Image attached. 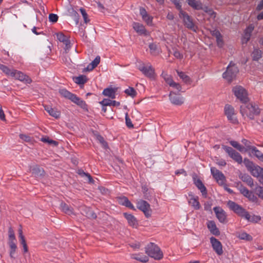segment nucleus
Here are the masks:
<instances>
[{
    "mask_svg": "<svg viewBox=\"0 0 263 263\" xmlns=\"http://www.w3.org/2000/svg\"><path fill=\"white\" fill-rule=\"evenodd\" d=\"M228 205L231 210L233 211L238 216L245 218L250 222L256 223L261 219L259 216L254 215L251 216L245 209L233 201H229Z\"/></svg>",
    "mask_w": 263,
    "mask_h": 263,
    "instance_id": "f257e3e1",
    "label": "nucleus"
},
{
    "mask_svg": "<svg viewBox=\"0 0 263 263\" xmlns=\"http://www.w3.org/2000/svg\"><path fill=\"white\" fill-rule=\"evenodd\" d=\"M240 111L242 116H246L252 120L254 119L255 115H258L260 112V109L258 106L252 103L241 105Z\"/></svg>",
    "mask_w": 263,
    "mask_h": 263,
    "instance_id": "f03ea898",
    "label": "nucleus"
},
{
    "mask_svg": "<svg viewBox=\"0 0 263 263\" xmlns=\"http://www.w3.org/2000/svg\"><path fill=\"white\" fill-rule=\"evenodd\" d=\"M145 253L151 257L159 260L163 257V253L155 243H150L145 248Z\"/></svg>",
    "mask_w": 263,
    "mask_h": 263,
    "instance_id": "7ed1b4c3",
    "label": "nucleus"
},
{
    "mask_svg": "<svg viewBox=\"0 0 263 263\" xmlns=\"http://www.w3.org/2000/svg\"><path fill=\"white\" fill-rule=\"evenodd\" d=\"M238 72L237 67L231 62L227 68L226 71L222 74V77L228 82H231L235 79L237 73Z\"/></svg>",
    "mask_w": 263,
    "mask_h": 263,
    "instance_id": "20e7f679",
    "label": "nucleus"
},
{
    "mask_svg": "<svg viewBox=\"0 0 263 263\" xmlns=\"http://www.w3.org/2000/svg\"><path fill=\"white\" fill-rule=\"evenodd\" d=\"M59 92L62 97L71 100L72 102L78 105L81 106L85 105V103L83 101L81 100L80 98L77 97L75 95L71 93L66 89H60Z\"/></svg>",
    "mask_w": 263,
    "mask_h": 263,
    "instance_id": "39448f33",
    "label": "nucleus"
},
{
    "mask_svg": "<svg viewBox=\"0 0 263 263\" xmlns=\"http://www.w3.org/2000/svg\"><path fill=\"white\" fill-rule=\"evenodd\" d=\"M232 90L235 96L241 102L246 103L248 101V92L243 87L241 86H236L233 87Z\"/></svg>",
    "mask_w": 263,
    "mask_h": 263,
    "instance_id": "423d86ee",
    "label": "nucleus"
},
{
    "mask_svg": "<svg viewBox=\"0 0 263 263\" xmlns=\"http://www.w3.org/2000/svg\"><path fill=\"white\" fill-rule=\"evenodd\" d=\"M179 16L180 18L182 19L184 25L186 28L196 31V27L193 23V19L186 12L181 10L179 12Z\"/></svg>",
    "mask_w": 263,
    "mask_h": 263,
    "instance_id": "0eeeda50",
    "label": "nucleus"
},
{
    "mask_svg": "<svg viewBox=\"0 0 263 263\" xmlns=\"http://www.w3.org/2000/svg\"><path fill=\"white\" fill-rule=\"evenodd\" d=\"M137 207L143 212L146 217L149 218L151 216L152 210L150 204L147 201L142 199L138 200L137 203Z\"/></svg>",
    "mask_w": 263,
    "mask_h": 263,
    "instance_id": "6e6552de",
    "label": "nucleus"
},
{
    "mask_svg": "<svg viewBox=\"0 0 263 263\" xmlns=\"http://www.w3.org/2000/svg\"><path fill=\"white\" fill-rule=\"evenodd\" d=\"M222 147L228 154L229 156L238 163H241L242 161L241 155L232 147L226 145H222Z\"/></svg>",
    "mask_w": 263,
    "mask_h": 263,
    "instance_id": "1a4fd4ad",
    "label": "nucleus"
},
{
    "mask_svg": "<svg viewBox=\"0 0 263 263\" xmlns=\"http://www.w3.org/2000/svg\"><path fill=\"white\" fill-rule=\"evenodd\" d=\"M211 172L214 178L216 180L219 184L223 185L224 184L226 178L222 172L219 171L215 167H212L211 168Z\"/></svg>",
    "mask_w": 263,
    "mask_h": 263,
    "instance_id": "9d476101",
    "label": "nucleus"
},
{
    "mask_svg": "<svg viewBox=\"0 0 263 263\" xmlns=\"http://www.w3.org/2000/svg\"><path fill=\"white\" fill-rule=\"evenodd\" d=\"M11 77H14L15 79L24 82L26 84H30L32 82L31 79L28 76L24 74L21 71L16 70L13 69V72L11 73Z\"/></svg>",
    "mask_w": 263,
    "mask_h": 263,
    "instance_id": "9b49d317",
    "label": "nucleus"
},
{
    "mask_svg": "<svg viewBox=\"0 0 263 263\" xmlns=\"http://www.w3.org/2000/svg\"><path fill=\"white\" fill-rule=\"evenodd\" d=\"M138 69L148 78H152L154 77V69L151 65L145 66L143 63H142L139 66Z\"/></svg>",
    "mask_w": 263,
    "mask_h": 263,
    "instance_id": "f8f14e48",
    "label": "nucleus"
},
{
    "mask_svg": "<svg viewBox=\"0 0 263 263\" xmlns=\"http://www.w3.org/2000/svg\"><path fill=\"white\" fill-rule=\"evenodd\" d=\"M210 242L212 244L213 250L218 255H222L223 254V250L221 243L214 237H211L210 238Z\"/></svg>",
    "mask_w": 263,
    "mask_h": 263,
    "instance_id": "ddd939ff",
    "label": "nucleus"
},
{
    "mask_svg": "<svg viewBox=\"0 0 263 263\" xmlns=\"http://www.w3.org/2000/svg\"><path fill=\"white\" fill-rule=\"evenodd\" d=\"M213 210L220 222L222 223H227V214L223 209L220 207L216 206L214 208Z\"/></svg>",
    "mask_w": 263,
    "mask_h": 263,
    "instance_id": "4468645a",
    "label": "nucleus"
},
{
    "mask_svg": "<svg viewBox=\"0 0 263 263\" xmlns=\"http://www.w3.org/2000/svg\"><path fill=\"white\" fill-rule=\"evenodd\" d=\"M225 114L228 119L232 122L235 123L237 120L235 117L234 109L230 105H226L224 107Z\"/></svg>",
    "mask_w": 263,
    "mask_h": 263,
    "instance_id": "2eb2a0df",
    "label": "nucleus"
},
{
    "mask_svg": "<svg viewBox=\"0 0 263 263\" xmlns=\"http://www.w3.org/2000/svg\"><path fill=\"white\" fill-rule=\"evenodd\" d=\"M169 98L171 102L174 105H181L184 103V99L183 97L171 92L169 95Z\"/></svg>",
    "mask_w": 263,
    "mask_h": 263,
    "instance_id": "dca6fc26",
    "label": "nucleus"
},
{
    "mask_svg": "<svg viewBox=\"0 0 263 263\" xmlns=\"http://www.w3.org/2000/svg\"><path fill=\"white\" fill-rule=\"evenodd\" d=\"M80 212L82 215L86 216L88 218L94 219L97 218L96 213L89 208L84 206H81L80 208Z\"/></svg>",
    "mask_w": 263,
    "mask_h": 263,
    "instance_id": "f3484780",
    "label": "nucleus"
},
{
    "mask_svg": "<svg viewBox=\"0 0 263 263\" xmlns=\"http://www.w3.org/2000/svg\"><path fill=\"white\" fill-rule=\"evenodd\" d=\"M123 215L127 221V222L130 227L134 228H137L138 226V222L137 218L133 215L124 213Z\"/></svg>",
    "mask_w": 263,
    "mask_h": 263,
    "instance_id": "a211bd4d",
    "label": "nucleus"
},
{
    "mask_svg": "<svg viewBox=\"0 0 263 263\" xmlns=\"http://www.w3.org/2000/svg\"><path fill=\"white\" fill-rule=\"evenodd\" d=\"M140 14L141 15L143 20L148 25H152L153 17L149 15L146 10L142 7L140 8Z\"/></svg>",
    "mask_w": 263,
    "mask_h": 263,
    "instance_id": "6ab92c4d",
    "label": "nucleus"
},
{
    "mask_svg": "<svg viewBox=\"0 0 263 263\" xmlns=\"http://www.w3.org/2000/svg\"><path fill=\"white\" fill-rule=\"evenodd\" d=\"M207 227L211 233L213 235L215 236H219L220 235V231L214 221H209L207 222Z\"/></svg>",
    "mask_w": 263,
    "mask_h": 263,
    "instance_id": "aec40b11",
    "label": "nucleus"
},
{
    "mask_svg": "<svg viewBox=\"0 0 263 263\" xmlns=\"http://www.w3.org/2000/svg\"><path fill=\"white\" fill-rule=\"evenodd\" d=\"M30 171L35 177H43L45 174L44 169L39 165H34L31 167Z\"/></svg>",
    "mask_w": 263,
    "mask_h": 263,
    "instance_id": "412c9836",
    "label": "nucleus"
},
{
    "mask_svg": "<svg viewBox=\"0 0 263 263\" xmlns=\"http://www.w3.org/2000/svg\"><path fill=\"white\" fill-rule=\"evenodd\" d=\"M252 176L258 178L260 183L263 184V168L260 167H256L253 171Z\"/></svg>",
    "mask_w": 263,
    "mask_h": 263,
    "instance_id": "4be33fe9",
    "label": "nucleus"
},
{
    "mask_svg": "<svg viewBox=\"0 0 263 263\" xmlns=\"http://www.w3.org/2000/svg\"><path fill=\"white\" fill-rule=\"evenodd\" d=\"M254 29V27L252 25H250L245 30L244 35L242 39V44H247L249 41L251 33Z\"/></svg>",
    "mask_w": 263,
    "mask_h": 263,
    "instance_id": "5701e85b",
    "label": "nucleus"
},
{
    "mask_svg": "<svg viewBox=\"0 0 263 263\" xmlns=\"http://www.w3.org/2000/svg\"><path fill=\"white\" fill-rule=\"evenodd\" d=\"M44 109L48 114L53 117L59 118L60 116V111L48 105H44Z\"/></svg>",
    "mask_w": 263,
    "mask_h": 263,
    "instance_id": "b1692460",
    "label": "nucleus"
},
{
    "mask_svg": "<svg viewBox=\"0 0 263 263\" xmlns=\"http://www.w3.org/2000/svg\"><path fill=\"white\" fill-rule=\"evenodd\" d=\"M133 27L134 29L140 34H146V30L144 26L139 23L134 22L133 24Z\"/></svg>",
    "mask_w": 263,
    "mask_h": 263,
    "instance_id": "393cba45",
    "label": "nucleus"
},
{
    "mask_svg": "<svg viewBox=\"0 0 263 263\" xmlns=\"http://www.w3.org/2000/svg\"><path fill=\"white\" fill-rule=\"evenodd\" d=\"M118 202L120 204L124 205L129 209L136 210L134 206L132 204L130 201L128 199V198L126 197H120L118 199Z\"/></svg>",
    "mask_w": 263,
    "mask_h": 263,
    "instance_id": "a878e982",
    "label": "nucleus"
},
{
    "mask_svg": "<svg viewBox=\"0 0 263 263\" xmlns=\"http://www.w3.org/2000/svg\"><path fill=\"white\" fill-rule=\"evenodd\" d=\"M241 180L246 182L250 187L254 185L253 180L250 176L246 174H240L239 176Z\"/></svg>",
    "mask_w": 263,
    "mask_h": 263,
    "instance_id": "bb28decb",
    "label": "nucleus"
},
{
    "mask_svg": "<svg viewBox=\"0 0 263 263\" xmlns=\"http://www.w3.org/2000/svg\"><path fill=\"white\" fill-rule=\"evenodd\" d=\"M100 62V57L98 55L96 57L95 60L92 61L86 68H85L83 71H91L96 67Z\"/></svg>",
    "mask_w": 263,
    "mask_h": 263,
    "instance_id": "cd10ccee",
    "label": "nucleus"
},
{
    "mask_svg": "<svg viewBox=\"0 0 263 263\" xmlns=\"http://www.w3.org/2000/svg\"><path fill=\"white\" fill-rule=\"evenodd\" d=\"M60 209L62 212L68 215L74 214L73 209L70 205L65 202H62L60 204Z\"/></svg>",
    "mask_w": 263,
    "mask_h": 263,
    "instance_id": "c85d7f7f",
    "label": "nucleus"
},
{
    "mask_svg": "<svg viewBox=\"0 0 263 263\" xmlns=\"http://www.w3.org/2000/svg\"><path fill=\"white\" fill-rule=\"evenodd\" d=\"M8 243L10 249L9 252L10 257L11 258L14 259V254L17 249L15 240L8 241Z\"/></svg>",
    "mask_w": 263,
    "mask_h": 263,
    "instance_id": "c756f323",
    "label": "nucleus"
},
{
    "mask_svg": "<svg viewBox=\"0 0 263 263\" xmlns=\"http://www.w3.org/2000/svg\"><path fill=\"white\" fill-rule=\"evenodd\" d=\"M116 89L112 88H107L104 89L103 95L105 96L108 97L111 99L116 98Z\"/></svg>",
    "mask_w": 263,
    "mask_h": 263,
    "instance_id": "7c9ffc66",
    "label": "nucleus"
},
{
    "mask_svg": "<svg viewBox=\"0 0 263 263\" xmlns=\"http://www.w3.org/2000/svg\"><path fill=\"white\" fill-rule=\"evenodd\" d=\"M188 4L196 10L203 9L202 3L196 0H187Z\"/></svg>",
    "mask_w": 263,
    "mask_h": 263,
    "instance_id": "2f4dec72",
    "label": "nucleus"
},
{
    "mask_svg": "<svg viewBox=\"0 0 263 263\" xmlns=\"http://www.w3.org/2000/svg\"><path fill=\"white\" fill-rule=\"evenodd\" d=\"M100 104L104 106H118L120 105V102L116 101H112L109 99H104L99 102Z\"/></svg>",
    "mask_w": 263,
    "mask_h": 263,
    "instance_id": "473e14b6",
    "label": "nucleus"
},
{
    "mask_svg": "<svg viewBox=\"0 0 263 263\" xmlns=\"http://www.w3.org/2000/svg\"><path fill=\"white\" fill-rule=\"evenodd\" d=\"M74 82L79 85H83L86 83L88 79L85 75H80L78 77H76L73 78Z\"/></svg>",
    "mask_w": 263,
    "mask_h": 263,
    "instance_id": "72a5a7b5",
    "label": "nucleus"
},
{
    "mask_svg": "<svg viewBox=\"0 0 263 263\" xmlns=\"http://www.w3.org/2000/svg\"><path fill=\"white\" fill-rule=\"evenodd\" d=\"M131 258L137 260L141 262L145 263L148 261V257L145 255H141L140 254H132Z\"/></svg>",
    "mask_w": 263,
    "mask_h": 263,
    "instance_id": "f704fd0d",
    "label": "nucleus"
},
{
    "mask_svg": "<svg viewBox=\"0 0 263 263\" xmlns=\"http://www.w3.org/2000/svg\"><path fill=\"white\" fill-rule=\"evenodd\" d=\"M243 162L248 171H250L252 175L253 171L256 168V167H259L258 165L254 164L252 162L250 161L249 159H245Z\"/></svg>",
    "mask_w": 263,
    "mask_h": 263,
    "instance_id": "c9c22d12",
    "label": "nucleus"
},
{
    "mask_svg": "<svg viewBox=\"0 0 263 263\" xmlns=\"http://www.w3.org/2000/svg\"><path fill=\"white\" fill-rule=\"evenodd\" d=\"M195 183L196 186L200 190L202 195H204L206 194V188L200 180L198 179L197 181H195Z\"/></svg>",
    "mask_w": 263,
    "mask_h": 263,
    "instance_id": "e433bc0d",
    "label": "nucleus"
},
{
    "mask_svg": "<svg viewBox=\"0 0 263 263\" xmlns=\"http://www.w3.org/2000/svg\"><path fill=\"white\" fill-rule=\"evenodd\" d=\"M237 237L240 239L247 241H251L253 239L252 237L250 235L245 232L239 233L237 235Z\"/></svg>",
    "mask_w": 263,
    "mask_h": 263,
    "instance_id": "4c0bfd02",
    "label": "nucleus"
},
{
    "mask_svg": "<svg viewBox=\"0 0 263 263\" xmlns=\"http://www.w3.org/2000/svg\"><path fill=\"white\" fill-rule=\"evenodd\" d=\"M19 137L22 140L31 145L33 144L34 143V140L33 138L30 137L29 136L24 134H20Z\"/></svg>",
    "mask_w": 263,
    "mask_h": 263,
    "instance_id": "58836bf2",
    "label": "nucleus"
},
{
    "mask_svg": "<svg viewBox=\"0 0 263 263\" xmlns=\"http://www.w3.org/2000/svg\"><path fill=\"white\" fill-rule=\"evenodd\" d=\"M262 52L258 49H255L252 52V55L253 60L254 61H258L261 57Z\"/></svg>",
    "mask_w": 263,
    "mask_h": 263,
    "instance_id": "ea45409f",
    "label": "nucleus"
},
{
    "mask_svg": "<svg viewBox=\"0 0 263 263\" xmlns=\"http://www.w3.org/2000/svg\"><path fill=\"white\" fill-rule=\"evenodd\" d=\"M179 77L182 80V81L185 83H189L191 82V79L190 77L185 74L184 72L182 71H179L178 70L176 71Z\"/></svg>",
    "mask_w": 263,
    "mask_h": 263,
    "instance_id": "a19ab883",
    "label": "nucleus"
},
{
    "mask_svg": "<svg viewBox=\"0 0 263 263\" xmlns=\"http://www.w3.org/2000/svg\"><path fill=\"white\" fill-rule=\"evenodd\" d=\"M189 203L196 210H198L200 208L199 201L195 198H191L189 201Z\"/></svg>",
    "mask_w": 263,
    "mask_h": 263,
    "instance_id": "79ce46f5",
    "label": "nucleus"
},
{
    "mask_svg": "<svg viewBox=\"0 0 263 263\" xmlns=\"http://www.w3.org/2000/svg\"><path fill=\"white\" fill-rule=\"evenodd\" d=\"M124 92L128 96L134 98L137 95V92L133 87H129L128 88L125 90Z\"/></svg>",
    "mask_w": 263,
    "mask_h": 263,
    "instance_id": "37998d69",
    "label": "nucleus"
},
{
    "mask_svg": "<svg viewBox=\"0 0 263 263\" xmlns=\"http://www.w3.org/2000/svg\"><path fill=\"white\" fill-rule=\"evenodd\" d=\"M230 143L232 146H233L240 152H243L245 150V148L244 147V146L239 144L237 141H231L230 142Z\"/></svg>",
    "mask_w": 263,
    "mask_h": 263,
    "instance_id": "c03bdc74",
    "label": "nucleus"
},
{
    "mask_svg": "<svg viewBox=\"0 0 263 263\" xmlns=\"http://www.w3.org/2000/svg\"><path fill=\"white\" fill-rule=\"evenodd\" d=\"M0 69H1L3 72L8 76H11V73L13 72V69L11 70L6 66L2 64H0Z\"/></svg>",
    "mask_w": 263,
    "mask_h": 263,
    "instance_id": "a18cd8bd",
    "label": "nucleus"
},
{
    "mask_svg": "<svg viewBox=\"0 0 263 263\" xmlns=\"http://www.w3.org/2000/svg\"><path fill=\"white\" fill-rule=\"evenodd\" d=\"M162 76L165 82L170 86V84H172L174 81L172 77L164 72L162 73Z\"/></svg>",
    "mask_w": 263,
    "mask_h": 263,
    "instance_id": "49530a36",
    "label": "nucleus"
},
{
    "mask_svg": "<svg viewBox=\"0 0 263 263\" xmlns=\"http://www.w3.org/2000/svg\"><path fill=\"white\" fill-rule=\"evenodd\" d=\"M151 53L152 54H157L158 53L157 46L156 44L152 43L149 45Z\"/></svg>",
    "mask_w": 263,
    "mask_h": 263,
    "instance_id": "de8ad7c7",
    "label": "nucleus"
},
{
    "mask_svg": "<svg viewBox=\"0 0 263 263\" xmlns=\"http://www.w3.org/2000/svg\"><path fill=\"white\" fill-rule=\"evenodd\" d=\"M239 190L240 192L245 197H247L251 192L245 186L241 185Z\"/></svg>",
    "mask_w": 263,
    "mask_h": 263,
    "instance_id": "09e8293b",
    "label": "nucleus"
},
{
    "mask_svg": "<svg viewBox=\"0 0 263 263\" xmlns=\"http://www.w3.org/2000/svg\"><path fill=\"white\" fill-rule=\"evenodd\" d=\"M10 240H16L14 231L11 227H9L8 230V241Z\"/></svg>",
    "mask_w": 263,
    "mask_h": 263,
    "instance_id": "8fccbe9b",
    "label": "nucleus"
},
{
    "mask_svg": "<svg viewBox=\"0 0 263 263\" xmlns=\"http://www.w3.org/2000/svg\"><path fill=\"white\" fill-rule=\"evenodd\" d=\"M255 192L259 198L263 199V187L257 186L255 189Z\"/></svg>",
    "mask_w": 263,
    "mask_h": 263,
    "instance_id": "3c124183",
    "label": "nucleus"
},
{
    "mask_svg": "<svg viewBox=\"0 0 263 263\" xmlns=\"http://www.w3.org/2000/svg\"><path fill=\"white\" fill-rule=\"evenodd\" d=\"M97 140L100 142V143L102 144V146L106 148L108 147L107 143L104 140V138L100 135H98L97 136Z\"/></svg>",
    "mask_w": 263,
    "mask_h": 263,
    "instance_id": "603ef678",
    "label": "nucleus"
},
{
    "mask_svg": "<svg viewBox=\"0 0 263 263\" xmlns=\"http://www.w3.org/2000/svg\"><path fill=\"white\" fill-rule=\"evenodd\" d=\"M41 141L43 142L48 143L50 144H53L55 146L57 145L58 143V142L52 140H50L48 137L42 138L41 139Z\"/></svg>",
    "mask_w": 263,
    "mask_h": 263,
    "instance_id": "864d4df0",
    "label": "nucleus"
},
{
    "mask_svg": "<svg viewBox=\"0 0 263 263\" xmlns=\"http://www.w3.org/2000/svg\"><path fill=\"white\" fill-rule=\"evenodd\" d=\"M252 153L258 159H259L261 156L262 155V153L260 151L257 149L255 147H253L252 148Z\"/></svg>",
    "mask_w": 263,
    "mask_h": 263,
    "instance_id": "5fc2aeb1",
    "label": "nucleus"
},
{
    "mask_svg": "<svg viewBox=\"0 0 263 263\" xmlns=\"http://www.w3.org/2000/svg\"><path fill=\"white\" fill-rule=\"evenodd\" d=\"M57 37L60 42H65V40H67V38L68 37V36L65 35L62 32H60L57 33Z\"/></svg>",
    "mask_w": 263,
    "mask_h": 263,
    "instance_id": "6e6d98bb",
    "label": "nucleus"
},
{
    "mask_svg": "<svg viewBox=\"0 0 263 263\" xmlns=\"http://www.w3.org/2000/svg\"><path fill=\"white\" fill-rule=\"evenodd\" d=\"M63 44L65 45V50L66 52H68L69 49L71 47V43L69 39V37L67 38V40H65V42H62Z\"/></svg>",
    "mask_w": 263,
    "mask_h": 263,
    "instance_id": "4d7b16f0",
    "label": "nucleus"
},
{
    "mask_svg": "<svg viewBox=\"0 0 263 263\" xmlns=\"http://www.w3.org/2000/svg\"><path fill=\"white\" fill-rule=\"evenodd\" d=\"M49 21L52 23H55L58 21V16L57 14L51 13L49 15Z\"/></svg>",
    "mask_w": 263,
    "mask_h": 263,
    "instance_id": "13d9d810",
    "label": "nucleus"
},
{
    "mask_svg": "<svg viewBox=\"0 0 263 263\" xmlns=\"http://www.w3.org/2000/svg\"><path fill=\"white\" fill-rule=\"evenodd\" d=\"M80 12H81L82 16H83V17L84 18L85 23H88L89 21V20L87 17V14L85 10L83 8H81L80 9Z\"/></svg>",
    "mask_w": 263,
    "mask_h": 263,
    "instance_id": "bf43d9fd",
    "label": "nucleus"
},
{
    "mask_svg": "<svg viewBox=\"0 0 263 263\" xmlns=\"http://www.w3.org/2000/svg\"><path fill=\"white\" fill-rule=\"evenodd\" d=\"M173 55L175 57L179 59H182L183 57V54L180 52L177 49H174Z\"/></svg>",
    "mask_w": 263,
    "mask_h": 263,
    "instance_id": "052dcab7",
    "label": "nucleus"
},
{
    "mask_svg": "<svg viewBox=\"0 0 263 263\" xmlns=\"http://www.w3.org/2000/svg\"><path fill=\"white\" fill-rule=\"evenodd\" d=\"M204 11L208 13L211 17L215 18L216 17V13L214 12L212 9H209L208 7H205Z\"/></svg>",
    "mask_w": 263,
    "mask_h": 263,
    "instance_id": "680f3d73",
    "label": "nucleus"
},
{
    "mask_svg": "<svg viewBox=\"0 0 263 263\" xmlns=\"http://www.w3.org/2000/svg\"><path fill=\"white\" fill-rule=\"evenodd\" d=\"M170 86L176 89L178 91H181L182 88L181 85L174 81L172 84H170Z\"/></svg>",
    "mask_w": 263,
    "mask_h": 263,
    "instance_id": "e2e57ef3",
    "label": "nucleus"
},
{
    "mask_svg": "<svg viewBox=\"0 0 263 263\" xmlns=\"http://www.w3.org/2000/svg\"><path fill=\"white\" fill-rule=\"evenodd\" d=\"M125 120H126V124L127 126L129 128L133 127V124L130 120V119L128 117V114L126 113L125 115Z\"/></svg>",
    "mask_w": 263,
    "mask_h": 263,
    "instance_id": "0e129e2a",
    "label": "nucleus"
},
{
    "mask_svg": "<svg viewBox=\"0 0 263 263\" xmlns=\"http://www.w3.org/2000/svg\"><path fill=\"white\" fill-rule=\"evenodd\" d=\"M20 243L23 246V252L24 253H27L28 251V249L25 239L21 240Z\"/></svg>",
    "mask_w": 263,
    "mask_h": 263,
    "instance_id": "69168bd1",
    "label": "nucleus"
},
{
    "mask_svg": "<svg viewBox=\"0 0 263 263\" xmlns=\"http://www.w3.org/2000/svg\"><path fill=\"white\" fill-rule=\"evenodd\" d=\"M247 198H248L250 201L252 202H256L258 200L257 198L252 193H251Z\"/></svg>",
    "mask_w": 263,
    "mask_h": 263,
    "instance_id": "338daca9",
    "label": "nucleus"
},
{
    "mask_svg": "<svg viewBox=\"0 0 263 263\" xmlns=\"http://www.w3.org/2000/svg\"><path fill=\"white\" fill-rule=\"evenodd\" d=\"M216 164L220 166H225L226 165V162L223 159H216Z\"/></svg>",
    "mask_w": 263,
    "mask_h": 263,
    "instance_id": "774afa93",
    "label": "nucleus"
}]
</instances>
